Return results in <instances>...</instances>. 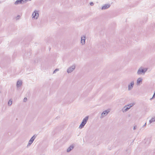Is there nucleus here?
<instances>
[{
  "label": "nucleus",
  "instance_id": "1",
  "mask_svg": "<svg viewBox=\"0 0 155 155\" xmlns=\"http://www.w3.org/2000/svg\"><path fill=\"white\" fill-rule=\"evenodd\" d=\"M88 116H87L84 118L82 121L81 124H80L79 127V129H81L84 127L85 124L87 123L88 120Z\"/></svg>",
  "mask_w": 155,
  "mask_h": 155
},
{
  "label": "nucleus",
  "instance_id": "2",
  "mask_svg": "<svg viewBox=\"0 0 155 155\" xmlns=\"http://www.w3.org/2000/svg\"><path fill=\"white\" fill-rule=\"evenodd\" d=\"M147 70V68H143L142 67H140L138 70L137 74L138 75H141L142 74H144Z\"/></svg>",
  "mask_w": 155,
  "mask_h": 155
},
{
  "label": "nucleus",
  "instance_id": "3",
  "mask_svg": "<svg viewBox=\"0 0 155 155\" xmlns=\"http://www.w3.org/2000/svg\"><path fill=\"white\" fill-rule=\"evenodd\" d=\"M133 106V104H132L126 105L121 110L123 113L127 111Z\"/></svg>",
  "mask_w": 155,
  "mask_h": 155
},
{
  "label": "nucleus",
  "instance_id": "4",
  "mask_svg": "<svg viewBox=\"0 0 155 155\" xmlns=\"http://www.w3.org/2000/svg\"><path fill=\"white\" fill-rule=\"evenodd\" d=\"M76 65L75 64L72 65L71 66L69 67L67 70V72L68 73H70L73 72L75 69Z\"/></svg>",
  "mask_w": 155,
  "mask_h": 155
},
{
  "label": "nucleus",
  "instance_id": "5",
  "mask_svg": "<svg viewBox=\"0 0 155 155\" xmlns=\"http://www.w3.org/2000/svg\"><path fill=\"white\" fill-rule=\"evenodd\" d=\"M37 136V134H35L31 138L28 143V146H30L33 143Z\"/></svg>",
  "mask_w": 155,
  "mask_h": 155
},
{
  "label": "nucleus",
  "instance_id": "6",
  "mask_svg": "<svg viewBox=\"0 0 155 155\" xmlns=\"http://www.w3.org/2000/svg\"><path fill=\"white\" fill-rule=\"evenodd\" d=\"M110 110H108L104 111L101 114L100 118H103L104 117L107 116Z\"/></svg>",
  "mask_w": 155,
  "mask_h": 155
},
{
  "label": "nucleus",
  "instance_id": "7",
  "mask_svg": "<svg viewBox=\"0 0 155 155\" xmlns=\"http://www.w3.org/2000/svg\"><path fill=\"white\" fill-rule=\"evenodd\" d=\"M134 84V81H131L130 84H128V91H130L133 89Z\"/></svg>",
  "mask_w": 155,
  "mask_h": 155
},
{
  "label": "nucleus",
  "instance_id": "8",
  "mask_svg": "<svg viewBox=\"0 0 155 155\" xmlns=\"http://www.w3.org/2000/svg\"><path fill=\"white\" fill-rule=\"evenodd\" d=\"M32 18L35 19H37L39 16V14L37 12H35L32 15Z\"/></svg>",
  "mask_w": 155,
  "mask_h": 155
},
{
  "label": "nucleus",
  "instance_id": "9",
  "mask_svg": "<svg viewBox=\"0 0 155 155\" xmlns=\"http://www.w3.org/2000/svg\"><path fill=\"white\" fill-rule=\"evenodd\" d=\"M86 37L85 36H83L81 37V43L82 45H84L85 43Z\"/></svg>",
  "mask_w": 155,
  "mask_h": 155
},
{
  "label": "nucleus",
  "instance_id": "10",
  "mask_svg": "<svg viewBox=\"0 0 155 155\" xmlns=\"http://www.w3.org/2000/svg\"><path fill=\"white\" fill-rule=\"evenodd\" d=\"M110 4H105L102 7L101 9L102 10H104L107 9L110 7Z\"/></svg>",
  "mask_w": 155,
  "mask_h": 155
},
{
  "label": "nucleus",
  "instance_id": "11",
  "mask_svg": "<svg viewBox=\"0 0 155 155\" xmlns=\"http://www.w3.org/2000/svg\"><path fill=\"white\" fill-rule=\"evenodd\" d=\"M74 148V146L73 145H71L69 147H68L67 150V152H69L71 150Z\"/></svg>",
  "mask_w": 155,
  "mask_h": 155
},
{
  "label": "nucleus",
  "instance_id": "12",
  "mask_svg": "<svg viewBox=\"0 0 155 155\" xmlns=\"http://www.w3.org/2000/svg\"><path fill=\"white\" fill-rule=\"evenodd\" d=\"M22 84V81L21 80H18L17 81L16 86L18 87H20Z\"/></svg>",
  "mask_w": 155,
  "mask_h": 155
},
{
  "label": "nucleus",
  "instance_id": "13",
  "mask_svg": "<svg viewBox=\"0 0 155 155\" xmlns=\"http://www.w3.org/2000/svg\"><path fill=\"white\" fill-rule=\"evenodd\" d=\"M15 5H18V4H21V0H17L15 2Z\"/></svg>",
  "mask_w": 155,
  "mask_h": 155
},
{
  "label": "nucleus",
  "instance_id": "14",
  "mask_svg": "<svg viewBox=\"0 0 155 155\" xmlns=\"http://www.w3.org/2000/svg\"><path fill=\"white\" fill-rule=\"evenodd\" d=\"M142 78H140L137 79V84H139L141 82H142Z\"/></svg>",
  "mask_w": 155,
  "mask_h": 155
},
{
  "label": "nucleus",
  "instance_id": "15",
  "mask_svg": "<svg viewBox=\"0 0 155 155\" xmlns=\"http://www.w3.org/2000/svg\"><path fill=\"white\" fill-rule=\"evenodd\" d=\"M31 0H21V4L26 3L27 2L31 1Z\"/></svg>",
  "mask_w": 155,
  "mask_h": 155
},
{
  "label": "nucleus",
  "instance_id": "16",
  "mask_svg": "<svg viewBox=\"0 0 155 155\" xmlns=\"http://www.w3.org/2000/svg\"><path fill=\"white\" fill-rule=\"evenodd\" d=\"M155 121V119L154 118H152L150 120L149 123L150 124H151L152 123L154 122Z\"/></svg>",
  "mask_w": 155,
  "mask_h": 155
},
{
  "label": "nucleus",
  "instance_id": "17",
  "mask_svg": "<svg viewBox=\"0 0 155 155\" xmlns=\"http://www.w3.org/2000/svg\"><path fill=\"white\" fill-rule=\"evenodd\" d=\"M12 101L11 100H10L8 102V104L9 106H10L12 105Z\"/></svg>",
  "mask_w": 155,
  "mask_h": 155
},
{
  "label": "nucleus",
  "instance_id": "18",
  "mask_svg": "<svg viewBox=\"0 0 155 155\" xmlns=\"http://www.w3.org/2000/svg\"><path fill=\"white\" fill-rule=\"evenodd\" d=\"M59 71V69H58V68L54 70V71L53 74L55 73L56 71Z\"/></svg>",
  "mask_w": 155,
  "mask_h": 155
},
{
  "label": "nucleus",
  "instance_id": "19",
  "mask_svg": "<svg viewBox=\"0 0 155 155\" xmlns=\"http://www.w3.org/2000/svg\"><path fill=\"white\" fill-rule=\"evenodd\" d=\"M27 100V98L26 97H25L24 99V102H26Z\"/></svg>",
  "mask_w": 155,
  "mask_h": 155
},
{
  "label": "nucleus",
  "instance_id": "20",
  "mask_svg": "<svg viewBox=\"0 0 155 155\" xmlns=\"http://www.w3.org/2000/svg\"><path fill=\"white\" fill-rule=\"evenodd\" d=\"M90 5L91 6H93L94 5V4L93 2H91L90 3Z\"/></svg>",
  "mask_w": 155,
  "mask_h": 155
},
{
  "label": "nucleus",
  "instance_id": "21",
  "mask_svg": "<svg viewBox=\"0 0 155 155\" xmlns=\"http://www.w3.org/2000/svg\"><path fill=\"white\" fill-rule=\"evenodd\" d=\"M136 128H137V126H134V127H133V129L134 130H135L136 129Z\"/></svg>",
  "mask_w": 155,
  "mask_h": 155
},
{
  "label": "nucleus",
  "instance_id": "22",
  "mask_svg": "<svg viewBox=\"0 0 155 155\" xmlns=\"http://www.w3.org/2000/svg\"><path fill=\"white\" fill-rule=\"evenodd\" d=\"M20 17V16L19 15H18L16 17V19H18Z\"/></svg>",
  "mask_w": 155,
  "mask_h": 155
},
{
  "label": "nucleus",
  "instance_id": "23",
  "mask_svg": "<svg viewBox=\"0 0 155 155\" xmlns=\"http://www.w3.org/2000/svg\"><path fill=\"white\" fill-rule=\"evenodd\" d=\"M146 125V123L144 124L143 126V127H144Z\"/></svg>",
  "mask_w": 155,
  "mask_h": 155
}]
</instances>
